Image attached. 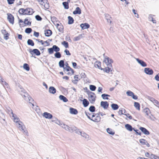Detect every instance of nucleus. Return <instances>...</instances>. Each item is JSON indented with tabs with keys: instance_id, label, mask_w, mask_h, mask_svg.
<instances>
[{
	"instance_id": "4d7b16f0",
	"label": "nucleus",
	"mask_w": 159,
	"mask_h": 159,
	"mask_svg": "<svg viewBox=\"0 0 159 159\" xmlns=\"http://www.w3.org/2000/svg\"><path fill=\"white\" fill-rule=\"evenodd\" d=\"M2 84L5 87H7L8 84L6 83L5 81H4L3 80H2V82H1Z\"/></svg>"
},
{
	"instance_id": "6e6552de",
	"label": "nucleus",
	"mask_w": 159,
	"mask_h": 159,
	"mask_svg": "<svg viewBox=\"0 0 159 159\" xmlns=\"http://www.w3.org/2000/svg\"><path fill=\"white\" fill-rule=\"evenodd\" d=\"M7 15V20L12 25L14 23V18L13 16L10 13H8Z\"/></svg>"
},
{
	"instance_id": "c03bdc74",
	"label": "nucleus",
	"mask_w": 159,
	"mask_h": 159,
	"mask_svg": "<svg viewBox=\"0 0 159 159\" xmlns=\"http://www.w3.org/2000/svg\"><path fill=\"white\" fill-rule=\"evenodd\" d=\"M89 110L92 112H94L95 111V107L94 106H91L89 107Z\"/></svg>"
},
{
	"instance_id": "f8f14e48",
	"label": "nucleus",
	"mask_w": 159,
	"mask_h": 159,
	"mask_svg": "<svg viewBox=\"0 0 159 159\" xmlns=\"http://www.w3.org/2000/svg\"><path fill=\"white\" fill-rule=\"evenodd\" d=\"M42 116L46 119H51L52 117V115L50 113L45 112L43 114Z\"/></svg>"
},
{
	"instance_id": "ddd939ff",
	"label": "nucleus",
	"mask_w": 159,
	"mask_h": 159,
	"mask_svg": "<svg viewBox=\"0 0 159 159\" xmlns=\"http://www.w3.org/2000/svg\"><path fill=\"white\" fill-rule=\"evenodd\" d=\"M144 71L147 75H152L153 73L152 70L149 68H145L144 69Z\"/></svg>"
},
{
	"instance_id": "bb28decb",
	"label": "nucleus",
	"mask_w": 159,
	"mask_h": 159,
	"mask_svg": "<svg viewBox=\"0 0 159 159\" xmlns=\"http://www.w3.org/2000/svg\"><path fill=\"white\" fill-rule=\"evenodd\" d=\"M59 99L64 102H66L68 101L67 99L62 95H60L59 96Z\"/></svg>"
},
{
	"instance_id": "f257e3e1",
	"label": "nucleus",
	"mask_w": 159,
	"mask_h": 159,
	"mask_svg": "<svg viewBox=\"0 0 159 159\" xmlns=\"http://www.w3.org/2000/svg\"><path fill=\"white\" fill-rule=\"evenodd\" d=\"M105 54H103L104 59L103 62L107 65V67H106L104 69V71L107 73H109L110 71H111L112 70H111V68L112 67L111 63H113V60L111 58H110L108 57L105 56Z\"/></svg>"
},
{
	"instance_id": "e433bc0d",
	"label": "nucleus",
	"mask_w": 159,
	"mask_h": 159,
	"mask_svg": "<svg viewBox=\"0 0 159 159\" xmlns=\"http://www.w3.org/2000/svg\"><path fill=\"white\" fill-rule=\"evenodd\" d=\"M52 47V49H53L54 51L57 52H58L60 50V48L56 45H53Z\"/></svg>"
},
{
	"instance_id": "3c124183",
	"label": "nucleus",
	"mask_w": 159,
	"mask_h": 159,
	"mask_svg": "<svg viewBox=\"0 0 159 159\" xmlns=\"http://www.w3.org/2000/svg\"><path fill=\"white\" fill-rule=\"evenodd\" d=\"M18 12L20 15H25V9L24 8L20 9Z\"/></svg>"
},
{
	"instance_id": "774afa93",
	"label": "nucleus",
	"mask_w": 159,
	"mask_h": 159,
	"mask_svg": "<svg viewBox=\"0 0 159 159\" xmlns=\"http://www.w3.org/2000/svg\"><path fill=\"white\" fill-rule=\"evenodd\" d=\"M155 79L156 80L159 81V73L157 74L155 77Z\"/></svg>"
},
{
	"instance_id": "b1692460",
	"label": "nucleus",
	"mask_w": 159,
	"mask_h": 159,
	"mask_svg": "<svg viewBox=\"0 0 159 159\" xmlns=\"http://www.w3.org/2000/svg\"><path fill=\"white\" fill-rule=\"evenodd\" d=\"M70 114L74 115H76L78 113V111L76 109L72 107L70 108Z\"/></svg>"
},
{
	"instance_id": "7ed1b4c3",
	"label": "nucleus",
	"mask_w": 159,
	"mask_h": 159,
	"mask_svg": "<svg viewBox=\"0 0 159 159\" xmlns=\"http://www.w3.org/2000/svg\"><path fill=\"white\" fill-rule=\"evenodd\" d=\"M87 92L89 96V101L91 103H93L95 102L96 98L95 93L89 90H88V91H87Z\"/></svg>"
},
{
	"instance_id": "a211bd4d",
	"label": "nucleus",
	"mask_w": 159,
	"mask_h": 159,
	"mask_svg": "<svg viewBox=\"0 0 159 159\" xmlns=\"http://www.w3.org/2000/svg\"><path fill=\"white\" fill-rule=\"evenodd\" d=\"M33 9L30 8L25 9V15H32L33 13Z\"/></svg>"
},
{
	"instance_id": "72a5a7b5",
	"label": "nucleus",
	"mask_w": 159,
	"mask_h": 159,
	"mask_svg": "<svg viewBox=\"0 0 159 159\" xmlns=\"http://www.w3.org/2000/svg\"><path fill=\"white\" fill-rule=\"evenodd\" d=\"M57 28L59 32H63L64 27L61 23L60 24V25Z\"/></svg>"
},
{
	"instance_id": "79ce46f5",
	"label": "nucleus",
	"mask_w": 159,
	"mask_h": 159,
	"mask_svg": "<svg viewBox=\"0 0 159 159\" xmlns=\"http://www.w3.org/2000/svg\"><path fill=\"white\" fill-rule=\"evenodd\" d=\"M23 68L27 71L30 70V68L29 65L27 63H25L23 65Z\"/></svg>"
},
{
	"instance_id": "4468645a",
	"label": "nucleus",
	"mask_w": 159,
	"mask_h": 159,
	"mask_svg": "<svg viewBox=\"0 0 159 159\" xmlns=\"http://www.w3.org/2000/svg\"><path fill=\"white\" fill-rule=\"evenodd\" d=\"M94 66L96 68H98L101 70H103L104 68H102L101 67V62L99 61H96L94 64Z\"/></svg>"
},
{
	"instance_id": "c9c22d12",
	"label": "nucleus",
	"mask_w": 159,
	"mask_h": 159,
	"mask_svg": "<svg viewBox=\"0 0 159 159\" xmlns=\"http://www.w3.org/2000/svg\"><path fill=\"white\" fill-rule=\"evenodd\" d=\"M134 106L138 110H140V105L139 102H135Z\"/></svg>"
},
{
	"instance_id": "4c0bfd02",
	"label": "nucleus",
	"mask_w": 159,
	"mask_h": 159,
	"mask_svg": "<svg viewBox=\"0 0 159 159\" xmlns=\"http://www.w3.org/2000/svg\"><path fill=\"white\" fill-rule=\"evenodd\" d=\"M55 120H52V122H55L56 124L60 125L61 126V125L63 124V123L61 122L60 121L58 120L57 118L55 117Z\"/></svg>"
},
{
	"instance_id": "5701e85b",
	"label": "nucleus",
	"mask_w": 159,
	"mask_h": 159,
	"mask_svg": "<svg viewBox=\"0 0 159 159\" xmlns=\"http://www.w3.org/2000/svg\"><path fill=\"white\" fill-rule=\"evenodd\" d=\"M80 26L82 30L87 29L89 28L90 27V25L87 23L81 24L80 25Z\"/></svg>"
},
{
	"instance_id": "f03ea898",
	"label": "nucleus",
	"mask_w": 159,
	"mask_h": 159,
	"mask_svg": "<svg viewBox=\"0 0 159 159\" xmlns=\"http://www.w3.org/2000/svg\"><path fill=\"white\" fill-rule=\"evenodd\" d=\"M18 91L25 100L29 102L33 106H34V100L29 95L24 89L22 88L20 89H18Z\"/></svg>"
},
{
	"instance_id": "de8ad7c7",
	"label": "nucleus",
	"mask_w": 159,
	"mask_h": 159,
	"mask_svg": "<svg viewBox=\"0 0 159 159\" xmlns=\"http://www.w3.org/2000/svg\"><path fill=\"white\" fill-rule=\"evenodd\" d=\"M139 141L142 145H145L147 143V141L145 139H139Z\"/></svg>"
},
{
	"instance_id": "2eb2a0df",
	"label": "nucleus",
	"mask_w": 159,
	"mask_h": 159,
	"mask_svg": "<svg viewBox=\"0 0 159 159\" xmlns=\"http://www.w3.org/2000/svg\"><path fill=\"white\" fill-rule=\"evenodd\" d=\"M84 138L86 140H88L90 139V138L89 135L84 132H82L80 131L79 134Z\"/></svg>"
},
{
	"instance_id": "5fc2aeb1",
	"label": "nucleus",
	"mask_w": 159,
	"mask_h": 159,
	"mask_svg": "<svg viewBox=\"0 0 159 159\" xmlns=\"http://www.w3.org/2000/svg\"><path fill=\"white\" fill-rule=\"evenodd\" d=\"M151 159H159V157L158 156L153 155V154H151Z\"/></svg>"
},
{
	"instance_id": "13d9d810",
	"label": "nucleus",
	"mask_w": 159,
	"mask_h": 159,
	"mask_svg": "<svg viewBox=\"0 0 159 159\" xmlns=\"http://www.w3.org/2000/svg\"><path fill=\"white\" fill-rule=\"evenodd\" d=\"M48 51L49 53L50 54L53 53L54 52V50L53 49H52V47L48 48Z\"/></svg>"
},
{
	"instance_id": "1a4fd4ad",
	"label": "nucleus",
	"mask_w": 159,
	"mask_h": 159,
	"mask_svg": "<svg viewBox=\"0 0 159 159\" xmlns=\"http://www.w3.org/2000/svg\"><path fill=\"white\" fill-rule=\"evenodd\" d=\"M143 112L145 113V116L148 118H151V116L149 114H150L151 112L150 110L148 108H146L144 109Z\"/></svg>"
},
{
	"instance_id": "37998d69",
	"label": "nucleus",
	"mask_w": 159,
	"mask_h": 159,
	"mask_svg": "<svg viewBox=\"0 0 159 159\" xmlns=\"http://www.w3.org/2000/svg\"><path fill=\"white\" fill-rule=\"evenodd\" d=\"M62 4L65 9H68L69 8V4L68 2H63L62 3Z\"/></svg>"
},
{
	"instance_id": "dca6fc26",
	"label": "nucleus",
	"mask_w": 159,
	"mask_h": 159,
	"mask_svg": "<svg viewBox=\"0 0 159 159\" xmlns=\"http://www.w3.org/2000/svg\"><path fill=\"white\" fill-rule=\"evenodd\" d=\"M136 60L143 67H146L147 66V64L144 61L142 60H140L138 58H136Z\"/></svg>"
},
{
	"instance_id": "423d86ee",
	"label": "nucleus",
	"mask_w": 159,
	"mask_h": 159,
	"mask_svg": "<svg viewBox=\"0 0 159 159\" xmlns=\"http://www.w3.org/2000/svg\"><path fill=\"white\" fill-rule=\"evenodd\" d=\"M30 53L32 55L31 57H33V53L35 54L36 56H39L40 54V52L37 49H34L33 50L30 49L29 50Z\"/></svg>"
},
{
	"instance_id": "603ef678",
	"label": "nucleus",
	"mask_w": 159,
	"mask_h": 159,
	"mask_svg": "<svg viewBox=\"0 0 159 159\" xmlns=\"http://www.w3.org/2000/svg\"><path fill=\"white\" fill-rule=\"evenodd\" d=\"M85 114L87 116L88 118L91 120V117H90V116L91 115H92L93 114L92 113H89V112H87L86 111H85Z\"/></svg>"
},
{
	"instance_id": "9d476101",
	"label": "nucleus",
	"mask_w": 159,
	"mask_h": 159,
	"mask_svg": "<svg viewBox=\"0 0 159 159\" xmlns=\"http://www.w3.org/2000/svg\"><path fill=\"white\" fill-rule=\"evenodd\" d=\"M100 105L104 109H106L108 107L109 103L107 101H101L100 103Z\"/></svg>"
},
{
	"instance_id": "9b49d317",
	"label": "nucleus",
	"mask_w": 159,
	"mask_h": 159,
	"mask_svg": "<svg viewBox=\"0 0 159 159\" xmlns=\"http://www.w3.org/2000/svg\"><path fill=\"white\" fill-rule=\"evenodd\" d=\"M2 33L4 35V38L5 40H7L9 39V34L5 30H1Z\"/></svg>"
},
{
	"instance_id": "393cba45",
	"label": "nucleus",
	"mask_w": 159,
	"mask_h": 159,
	"mask_svg": "<svg viewBox=\"0 0 159 159\" xmlns=\"http://www.w3.org/2000/svg\"><path fill=\"white\" fill-rule=\"evenodd\" d=\"M125 127L127 130L130 131H132L134 129V128H133L132 126L129 124L125 125Z\"/></svg>"
},
{
	"instance_id": "49530a36",
	"label": "nucleus",
	"mask_w": 159,
	"mask_h": 159,
	"mask_svg": "<svg viewBox=\"0 0 159 159\" xmlns=\"http://www.w3.org/2000/svg\"><path fill=\"white\" fill-rule=\"evenodd\" d=\"M54 56L55 57L58 58H59L61 57V54L59 52H56L54 54Z\"/></svg>"
},
{
	"instance_id": "20e7f679",
	"label": "nucleus",
	"mask_w": 159,
	"mask_h": 159,
	"mask_svg": "<svg viewBox=\"0 0 159 159\" xmlns=\"http://www.w3.org/2000/svg\"><path fill=\"white\" fill-rule=\"evenodd\" d=\"M17 127L20 130L23 131V133L26 134L27 136L28 135V133L27 131L25 129V127L23 123L21 121H20L17 125Z\"/></svg>"
},
{
	"instance_id": "8fccbe9b",
	"label": "nucleus",
	"mask_w": 159,
	"mask_h": 159,
	"mask_svg": "<svg viewBox=\"0 0 159 159\" xmlns=\"http://www.w3.org/2000/svg\"><path fill=\"white\" fill-rule=\"evenodd\" d=\"M96 88V87L94 85H90L89 86V89L92 91H94Z\"/></svg>"
},
{
	"instance_id": "052dcab7",
	"label": "nucleus",
	"mask_w": 159,
	"mask_h": 159,
	"mask_svg": "<svg viewBox=\"0 0 159 159\" xmlns=\"http://www.w3.org/2000/svg\"><path fill=\"white\" fill-rule=\"evenodd\" d=\"M123 109V108H120L119 111L118 112V114L120 115H124V113H123V110H122Z\"/></svg>"
},
{
	"instance_id": "473e14b6",
	"label": "nucleus",
	"mask_w": 159,
	"mask_h": 159,
	"mask_svg": "<svg viewBox=\"0 0 159 159\" xmlns=\"http://www.w3.org/2000/svg\"><path fill=\"white\" fill-rule=\"evenodd\" d=\"M68 24H71L74 23V20L72 17L70 16H68Z\"/></svg>"
},
{
	"instance_id": "69168bd1",
	"label": "nucleus",
	"mask_w": 159,
	"mask_h": 159,
	"mask_svg": "<svg viewBox=\"0 0 159 159\" xmlns=\"http://www.w3.org/2000/svg\"><path fill=\"white\" fill-rule=\"evenodd\" d=\"M64 52L66 53V55H67L70 56L71 55V54L70 52L67 49H66L65 50Z\"/></svg>"
},
{
	"instance_id": "680f3d73",
	"label": "nucleus",
	"mask_w": 159,
	"mask_h": 159,
	"mask_svg": "<svg viewBox=\"0 0 159 159\" xmlns=\"http://www.w3.org/2000/svg\"><path fill=\"white\" fill-rule=\"evenodd\" d=\"M63 70L64 71H70V70L71 69V68L70 67H63Z\"/></svg>"
},
{
	"instance_id": "c85d7f7f",
	"label": "nucleus",
	"mask_w": 159,
	"mask_h": 159,
	"mask_svg": "<svg viewBox=\"0 0 159 159\" xmlns=\"http://www.w3.org/2000/svg\"><path fill=\"white\" fill-rule=\"evenodd\" d=\"M112 108L114 110L118 109L119 107L118 105L115 103H112L111 105Z\"/></svg>"
},
{
	"instance_id": "864d4df0",
	"label": "nucleus",
	"mask_w": 159,
	"mask_h": 159,
	"mask_svg": "<svg viewBox=\"0 0 159 159\" xmlns=\"http://www.w3.org/2000/svg\"><path fill=\"white\" fill-rule=\"evenodd\" d=\"M48 2L47 0H41L39 2L40 4L43 5H44L45 3H46Z\"/></svg>"
},
{
	"instance_id": "338daca9",
	"label": "nucleus",
	"mask_w": 159,
	"mask_h": 159,
	"mask_svg": "<svg viewBox=\"0 0 159 159\" xmlns=\"http://www.w3.org/2000/svg\"><path fill=\"white\" fill-rule=\"evenodd\" d=\"M153 102L155 104L157 105V106L159 107V102H158L157 100L156 99H155L153 101Z\"/></svg>"
},
{
	"instance_id": "cd10ccee",
	"label": "nucleus",
	"mask_w": 159,
	"mask_h": 159,
	"mask_svg": "<svg viewBox=\"0 0 159 159\" xmlns=\"http://www.w3.org/2000/svg\"><path fill=\"white\" fill-rule=\"evenodd\" d=\"M6 111L11 117V115H12V114H14L12 109L9 107L6 108Z\"/></svg>"
},
{
	"instance_id": "a18cd8bd",
	"label": "nucleus",
	"mask_w": 159,
	"mask_h": 159,
	"mask_svg": "<svg viewBox=\"0 0 159 159\" xmlns=\"http://www.w3.org/2000/svg\"><path fill=\"white\" fill-rule=\"evenodd\" d=\"M61 44L63 45L66 48H67L69 47L68 43L66 41H64L62 42Z\"/></svg>"
},
{
	"instance_id": "4be33fe9",
	"label": "nucleus",
	"mask_w": 159,
	"mask_h": 159,
	"mask_svg": "<svg viewBox=\"0 0 159 159\" xmlns=\"http://www.w3.org/2000/svg\"><path fill=\"white\" fill-rule=\"evenodd\" d=\"M81 13V11L80 8L79 7H76L75 10L73 11V13L74 15L76 14H80Z\"/></svg>"
},
{
	"instance_id": "6ab92c4d",
	"label": "nucleus",
	"mask_w": 159,
	"mask_h": 159,
	"mask_svg": "<svg viewBox=\"0 0 159 159\" xmlns=\"http://www.w3.org/2000/svg\"><path fill=\"white\" fill-rule=\"evenodd\" d=\"M12 117L13 118L14 121L17 123V124H18V122H19L20 121H21L20 120L19 118L17 116L14 114H12Z\"/></svg>"
},
{
	"instance_id": "a19ab883",
	"label": "nucleus",
	"mask_w": 159,
	"mask_h": 159,
	"mask_svg": "<svg viewBox=\"0 0 159 159\" xmlns=\"http://www.w3.org/2000/svg\"><path fill=\"white\" fill-rule=\"evenodd\" d=\"M107 131L109 134L112 135H113L115 134V132L112 131L111 129L109 128L107 129Z\"/></svg>"
},
{
	"instance_id": "aec40b11",
	"label": "nucleus",
	"mask_w": 159,
	"mask_h": 159,
	"mask_svg": "<svg viewBox=\"0 0 159 159\" xmlns=\"http://www.w3.org/2000/svg\"><path fill=\"white\" fill-rule=\"evenodd\" d=\"M105 19L107 20V22L111 24V17L108 14H105Z\"/></svg>"
},
{
	"instance_id": "39448f33",
	"label": "nucleus",
	"mask_w": 159,
	"mask_h": 159,
	"mask_svg": "<svg viewBox=\"0 0 159 159\" xmlns=\"http://www.w3.org/2000/svg\"><path fill=\"white\" fill-rule=\"evenodd\" d=\"M101 117L98 114L93 113L92 115L91 120L95 122H99L101 120Z\"/></svg>"
},
{
	"instance_id": "58836bf2",
	"label": "nucleus",
	"mask_w": 159,
	"mask_h": 159,
	"mask_svg": "<svg viewBox=\"0 0 159 159\" xmlns=\"http://www.w3.org/2000/svg\"><path fill=\"white\" fill-rule=\"evenodd\" d=\"M29 19L28 18H26L24 22V23L27 25H31V22L28 21Z\"/></svg>"
},
{
	"instance_id": "7c9ffc66",
	"label": "nucleus",
	"mask_w": 159,
	"mask_h": 159,
	"mask_svg": "<svg viewBox=\"0 0 159 159\" xmlns=\"http://www.w3.org/2000/svg\"><path fill=\"white\" fill-rule=\"evenodd\" d=\"M61 127L64 129H66V130L68 131H69L70 130V127L69 126H68V125H66L65 124H64L63 123V124H61Z\"/></svg>"
},
{
	"instance_id": "09e8293b",
	"label": "nucleus",
	"mask_w": 159,
	"mask_h": 159,
	"mask_svg": "<svg viewBox=\"0 0 159 159\" xmlns=\"http://www.w3.org/2000/svg\"><path fill=\"white\" fill-rule=\"evenodd\" d=\"M32 29L30 28H28L25 29V32L27 34H29L31 32Z\"/></svg>"
},
{
	"instance_id": "a878e982",
	"label": "nucleus",
	"mask_w": 159,
	"mask_h": 159,
	"mask_svg": "<svg viewBox=\"0 0 159 159\" xmlns=\"http://www.w3.org/2000/svg\"><path fill=\"white\" fill-rule=\"evenodd\" d=\"M56 89L53 87L51 86L49 88V91L50 93L54 94L56 92Z\"/></svg>"
},
{
	"instance_id": "f704fd0d",
	"label": "nucleus",
	"mask_w": 159,
	"mask_h": 159,
	"mask_svg": "<svg viewBox=\"0 0 159 159\" xmlns=\"http://www.w3.org/2000/svg\"><path fill=\"white\" fill-rule=\"evenodd\" d=\"M27 44L28 45H30L32 46H34V44L33 41L30 39H29L27 41Z\"/></svg>"
},
{
	"instance_id": "e2e57ef3",
	"label": "nucleus",
	"mask_w": 159,
	"mask_h": 159,
	"mask_svg": "<svg viewBox=\"0 0 159 159\" xmlns=\"http://www.w3.org/2000/svg\"><path fill=\"white\" fill-rule=\"evenodd\" d=\"M43 6L46 9H49V4L48 2L46 3H45V4H44Z\"/></svg>"
},
{
	"instance_id": "bf43d9fd",
	"label": "nucleus",
	"mask_w": 159,
	"mask_h": 159,
	"mask_svg": "<svg viewBox=\"0 0 159 159\" xmlns=\"http://www.w3.org/2000/svg\"><path fill=\"white\" fill-rule=\"evenodd\" d=\"M36 20L38 21H41L42 20V17L39 15H37L35 16Z\"/></svg>"
},
{
	"instance_id": "412c9836",
	"label": "nucleus",
	"mask_w": 159,
	"mask_h": 159,
	"mask_svg": "<svg viewBox=\"0 0 159 159\" xmlns=\"http://www.w3.org/2000/svg\"><path fill=\"white\" fill-rule=\"evenodd\" d=\"M52 34V31L49 29L46 30H44V34L46 37H49Z\"/></svg>"
},
{
	"instance_id": "6e6d98bb",
	"label": "nucleus",
	"mask_w": 159,
	"mask_h": 159,
	"mask_svg": "<svg viewBox=\"0 0 159 159\" xmlns=\"http://www.w3.org/2000/svg\"><path fill=\"white\" fill-rule=\"evenodd\" d=\"M126 94L128 96L132 97L134 93L128 90L126 92Z\"/></svg>"
},
{
	"instance_id": "f3484780",
	"label": "nucleus",
	"mask_w": 159,
	"mask_h": 159,
	"mask_svg": "<svg viewBox=\"0 0 159 159\" xmlns=\"http://www.w3.org/2000/svg\"><path fill=\"white\" fill-rule=\"evenodd\" d=\"M139 129L145 134L148 135L150 134L149 131L145 128L141 127L139 128Z\"/></svg>"
},
{
	"instance_id": "0e129e2a",
	"label": "nucleus",
	"mask_w": 159,
	"mask_h": 159,
	"mask_svg": "<svg viewBox=\"0 0 159 159\" xmlns=\"http://www.w3.org/2000/svg\"><path fill=\"white\" fill-rule=\"evenodd\" d=\"M51 20L52 22H54L55 21H57V19L56 17L53 16L51 17Z\"/></svg>"
},
{
	"instance_id": "0eeeda50",
	"label": "nucleus",
	"mask_w": 159,
	"mask_h": 159,
	"mask_svg": "<svg viewBox=\"0 0 159 159\" xmlns=\"http://www.w3.org/2000/svg\"><path fill=\"white\" fill-rule=\"evenodd\" d=\"M69 132H75L78 134H79L80 131L75 126L72 125L70 127Z\"/></svg>"
},
{
	"instance_id": "ea45409f",
	"label": "nucleus",
	"mask_w": 159,
	"mask_h": 159,
	"mask_svg": "<svg viewBox=\"0 0 159 159\" xmlns=\"http://www.w3.org/2000/svg\"><path fill=\"white\" fill-rule=\"evenodd\" d=\"M59 65L60 67H64V61L63 60H61L59 62Z\"/></svg>"
},
{
	"instance_id": "2f4dec72",
	"label": "nucleus",
	"mask_w": 159,
	"mask_h": 159,
	"mask_svg": "<svg viewBox=\"0 0 159 159\" xmlns=\"http://www.w3.org/2000/svg\"><path fill=\"white\" fill-rule=\"evenodd\" d=\"M61 127L64 129H66V130L68 131H69L70 130V127L69 126H68V125H66L65 124H64L63 123V124H61Z\"/></svg>"
},
{
	"instance_id": "c756f323",
	"label": "nucleus",
	"mask_w": 159,
	"mask_h": 159,
	"mask_svg": "<svg viewBox=\"0 0 159 159\" xmlns=\"http://www.w3.org/2000/svg\"><path fill=\"white\" fill-rule=\"evenodd\" d=\"M89 104V101L86 99H84L83 101V104L84 107H87Z\"/></svg>"
}]
</instances>
